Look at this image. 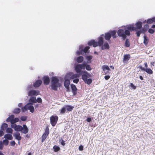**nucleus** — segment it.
Here are the masks:
<instances>
[{"label": "nucleus", "instance_id": "nucleus-1", "mask_svg": "<svg viewBox=\"0 0 155 155\" xmlns=\"http://www.w3.org/2000/svg\"><path fill=\"white\" fill-rule=\"evenodd\" d=\"M78 64H75L74 66V70L77 73L74 74L71 72H69L67 73L65 76L70 80L74 79L77 78H79L81 76V78L84 83L88 85L90 84L92 82V79L88 78H91V75L86 71H83V69L79 68Z\"/></svg>", "mask_w": 155, "mask_h": 155}, {"label": "nucleus", "instance_id": "nucleus-2", "mask_svg": "<svg viewBox=\"0 0 155 155\" xmlns=\"http://www.w3.org/2000/svg\"><path fill=\"white\" fill-rule=\"evenodd\" d=\"M90 47L88 46H86L84 47L83 45H80L79 47V51H77L76 53L78 55L80 54L84 56L85 59L87 60V61H84L81 64H77L79 68H81L83 70L86 69L88 71H90L92 70L90 65L88 64L91 63V59L93 56L91 55H87V53H89L90 52L89 49Z\"/></svg>", "mask_w": 155, "mask_h": 155}, {"label": "nucleus", "instance_id": "nucleus-3", "mask_svg": "<svg viewBox=\"0 0 155 155\" xmlns=\"http://www.w3.org/2000/svg\"><path fill=\"white\" fill-rule=\"evenodd\" d=\"M136 27L134 25H129L124 26L122 28L119 29L117 31L118 35L121 37L123 40H125L127 36L130 35V32L132 31H136L137 29L139 30L142 28V23L138 21L136 24Z\"/></svg>", "mask_w": 155, "mask_h": 155}, {"label": "nucleus", "instance_id": "nucleus-4", "mask_svg": "<svg viewBox=\"0 0 155 155\" xmlns=\"http://www.w3.org/2000/svg\"><path fill=\"white\" fill-rule=\"evenodd\" d=\"M40 91L39 90L30 89L28 91L27 94L28 96L30 97L29 99H30L31 98H33V99L34 100H35V103H34V104L37 102L41 103L42 101L41 98L40 97H38L36 98L35 97L38 95Z\"/></svg>", "mask_w": 155, "mask_h": 155}, {"label": "nucleus", "instance_id": "nucleus-5", "mask_svg": "<svg viewBox=\"0 0 155 155\" xmlns=\"http://www.w3.org/2000/svg\"><path fill=\"white\" fill-rule=\"evenodd\" d=\"M33 98H31L28 100V102L23 107H22L21 108L22 112H25L27 110H29L30 111L33 113L35 111V108L33 106L34 104V103H35V100H34Z\"/></svg>", "mask_w": 155, "mask_h": 155}, {"label": "nucleus", "instance_id": "nucleus-6", "mask_svg": "<svg viewBox=\"0 0 155 155\" xmlns=\"http://www.w3.org/2000/svg\"><path fill=\"white\" fill-rule=\"evenodd\" d=\"M59 81V79L56 77H52L50 85L51 89L55 91H57L58 88L61 86V84Z\"/></svg>", "mask_w": 155, "mask_h": 155}, {"label": "nucleus", "instance_id": "nucleus-7", "mask_svg": "<svg viewBox=\"0 0 155 155\" xmlns=\"http://www.w3.org/2000/svg\"><path fill=\"white\" fill-rule=\"evenodd\" d=\"M104 35H102L99 38L98 41H96L94 40H91L88 42V45L89 46L93 45L94 47L99 46L100 47L104 43Z\"/></svg>", "mask_w": 155, "mask_h": 155}, {"label": "nucleus", "instance_id": "nucleus-8", "mask_svg": "<svg viewBox=\"0 0 155 155\" xmlns=\"http://www.w3.org/2000/svg\"><path fill=\"white\" fill-rule=\"evenodd\" d=\"M74 107L71 105H65L62 108L59 110L60 114H63L65 113H68L69 112H71L74 109Z\"/></svg>", "mask_w": 155, "mask_h": 155}, {"label": "nucleus", "instance_id": "nucleus-9", "mask_svg": "<svg viewBox=\"0 0 155 155\" xmlns=\"http://www.w3.org/2000/svg\"><path fill=\"white\" fill-rule=\"evenodd\" d=\"M70 84V80L65 76L64 81V86L66 88V91L67 92L70 91V88L69 85Z\"/></svg>", "mask_w": 155, "mask_h": 155}, {"label": "nucleus", "instance_id": "nucleus-10", "mask_svg": "<svg viewBox=\"0 0 155 155\" xmlns=\"http://www.w3.org/2000/svg\"><path fill=\"white\" fill-rule=\"evenodd\" d=\"M58 117L57 116H51L50 118V123L52 126H54L56 124L58 120Z\"/></svg>", "mask_w": 155, "mask_h": 155}, {"label": "nucleus", "instance_id": "nucleus-11", "mask_svg": "<svg viewBox=\"0 0 155 155\" xmlns=\"http://www.w3.org/2000/svg\"><path fill=\"white\" fill-rule=\"evenodd\" d=\"M12 128L14 129L16 131L21 132V131L22 126L20 125H17L16 124H14L11 125Z\"/></svg>", "mask_w": 155, "mask_h": 155}, {"label": "nucleus", "instance_id": "nucleus-12", "mask_svg": "<svg viewBox=\"0 0 155 155\" xmlns=\"http://www.w3.org/2000/svg\"><path fill=\"white\" fill-rule=\"evenodd\" d=\"M139 68L142 71H146L147 74H152L153 73V71L150 68H145L141 66H139Z\"/></svg>", "mask_w": 155, "mask_h": 155}, {"label": "nucleus", "instance_id": "nucleus-13", "mask_svg": "<svg viewBox=\"0 0 155 155\" xmlns=\"http://www.w3.org/2000/svg\"><path fill=\"white\" fill-rule=\"evenodd\" d=\"M22 127L21 133L25 134H27L28 131V129L27 126L25 124H23Z\"/></svg>", "mask_w": 155, "mask_h": 155}, {"label": "nucleus", "instance_id": "nucleus-14", "mask_svg": "<svg viewBox=\"0 0 155 155\" xmlns=\"http://www.w3.org/2000/svg\"><path fill=\"white\" fill-rule=\"evenodd\" d=\"M71 88L72 90V92L73 94L74 95H75L77 93V89L76 86L73 84H71Z\"/></svg>", "mask_w": 155, "mask_h": 155}, {"label": "nucleus", "instance_id": "nucleus-15", "mask_svg": "<svg viewBox=\"0 0 155 155\" xmlns=\"http://www.w3.org/2000/svg\"><path fill=\"white\" fill-rule=\"evenodd\" d=\"M123 57V62L124 63H127L130 58V55L129 54H124Z\"/></svg>", "mask_w": 155, "mask_h": 155}, {"label": "nucleus", "instance_id": "nucleus-16", "mask_svg": "<svg viewBox=\"0 0 155 155\" xmlns=\"http://www.w3.org/2000/svg\"><path fill=\"white\" fill-rule=\"evenodd\" d=\"M42 83V81L41 80H37L33 83V86L35 87H38L41 85Z\"/></svg>", "mask_w": 155, "mask_h": 155}, {"label": "nucleus", "instance_id": "nucleus-17", "mask_svg": "<svg viewBox=\"0 0 155 155\" xmlns=\"http://www.w3.org/2000/svg\"><path fill=\"white\" fill-rule=\"evenodd\" d=\"M100 47H101V49L102 50L108 49L110 48L109 45L107 42H105L104 44H103Z\"/></svg>", "mask_w": 155, "mask_h": 155}, {"label": "nucleus", "instance_id": "nucleus-18", "mask_svg": "<svg viewBox=\"0 0 155 155\" xmlns=\"http://www.w3.org/2000/svg\"><path fill=\"white\" fill-rule=\"evenodd\" d=\"M13 136L15 139L18 140H20L21 139V137L20 136V134L19 132L14 133L13 134Z\"/></svg>", "mask_w": 155, "mask_h": 155}, {"label": "nucleus", "instance_id": "nucleus-19", "mask_svg": "<svg viewBox=\"0 0 155 155\" xmlns=\"http://www.w3.org/2000/svg\"><path fill=\"white\" fill-rule=\"evenodd\" d=\"M50 82V79L48 76H45L43 78V83L46 85H48Z\"/></svg>", "mask_w": 155, "mask_h": 155}, {"label": "nucleus", "instance_id": "nucleus-20", "mask_svg": "<svg viewBox=\"0 0 155 155\" xmlns=\"http://www.w3.org/2000/svg\"><path fill=\"white\" fill-rule=\"evenodd\" d=\"M4 138L7 140H12L13 139V137L12 134H5L4 136Z\"/></svg>", "mask_w": 155, "mask_h": 155}, {"label": "nucleus", "instance_id": "nucleus-21", "mask_svg": "<svg viewBox=\"0 0 155 155\" xmlns=\"http://www.w3.org/2000/svg\"><path fill=\"white\" fill-rule=\"evenodd\" d=\"M84 57L82 56H79L76 59V61L78 63H83L84 62Z\"/></svg>", "mask_w": 155, "mask_h": 155}, {"label": "nucleus", "instance_id": "nucleus-22", "mask_svg": "<svg viewBox=\"0 0 155 155\" xmlns=\"http://www.w3.org/2000/svg\"><path fill=\"white\" fill-rule=\"evenodd\" d=\"M111 36V37L112 36L114 38H116V31L115 30L111 31H109Z\"/></svg>", "mask_w": 155, "mask_h": 155}, {"label": "nucleus", "instance_id": "nucleus-23", "mask_svg": "<svg viewBox=\"0 0 155 155\" xmlns=\"http://www.w3.org/2000/svg\"><path fill=\"white\" fill-rule=\"evenodd\" d=\"M111 36L109 32H108L107 33H106L104 36V38L105 39L107 40L108 41L111 38Z\"/></svg>", "mask_w": 155, "mask_h": 155}, {"label": "nucleus", "instance_id": "nucleus-24", "mask_svg": "<svg viewBox=\"0 0 155 155\" xmlns=\"http://www.w3.org/2000/svg\"><path fill=\"white\" fill-rule=\"evenodd\" d=\"M153 22H155V17H153L150 18L148 19L147 21L148 24H151Z\"/></svg>", "mask_w": 155, "mask_h": 155}, {"label": "nucleus", "instance_id": "nucleus-25", "mask_svg": "<svg viewBox=\"0 0 155 155\" xmlns=\"http://www.w3.org/2000/svg\"><path fill=\"white\" fill-rule=\"evenodd\" d=\"M19 121V119L18 118L15 117L14 118V116L13 117L12 119V123L11 125H12L14 124H15V123H16L18 122Z\"/></svg>", "mask_w": 155, "mask_h": 155}, {"label": "nucleus", "instance_id": "nucleus-26", "mask_svg": "<svg viewBox=\"0 0 155 155\" xmlns=\"http://www.w3.org/2000/svg\"><path fill=\"white\" fill-rule=\"evenodd\" d=\"M8 124L5 123H4L1 126V130L4 131L7 129V128H8Z\"/></svg>", "mask_w": 155, "mask_h": 155}, {"label": "nucleus", "instance_id": "nucleus-27", "mask_svg": "<svg viewBox=\"0 0 155 155\" xmlns=\"http://www.w3.org/2000/svg\"><path fill=\"white\" fill-rule=\"evenodd\" d=\"M53 149L55 152H57L60 150V147L57 145H54L53 147Z\"/></svg>", "mask_w": 155, "mask_h": 155}, {"label": "nucleus", "instance_id": "nucleus-28", "mask_svg": "<svg viewBox=\"0 0 155 155\" xmlns=\"http://www.w3.org/2000/svg\"><path fill=\"white\" fill-rule=\"evenodd\" d=\"M14 116V115H11L6 120V121L7 122H10L11 124L12 123V119L13 117Z\"/></svg>", "mask_w": 155, "mask_h": 155}, {"label": "nucleus", "instance_id": "nucleus-29", "mask_svg": "<svg viewBox=\"0 0 155 155\" xmlns=\"http://www.w3.org/2000/svg\"><path fill=\"white\" fill-rule=\"evenodd\" d=\"M144 41L143 43L144 45H147L148 43V39L147 37L145 35H144L143 36Z\"/></svg>", "mask_w": 155, "mask_h": 155}, {"label": "nucleus", "instance_id": "nucleus-30", "mask_svg": "<svg viewBox=\"0 0 155 155\" xmlns=\"http://www.w3.org/2000/svg\"><path fill=\"white\" fill-rule=\"evenodd\" d=\"M5 130L6 133L12 134L13 130L11 128L8 127Z\"/></svg>", "mask_w": 155, "mask_h": 155}, {"label": "nucleus", "instance_id": "nucleus-31", "mask_svg": "<svg viewBox=\"0 0 155 155\" xmlns=\"http://www.w3.org/2000/svg\"><path fill=\"white\" fill-rule=\"evenodd\" d=\"M103 70L104 71H105L106 70L110 71V69L107 65H103L102 67Z\"/></svg>", "mask_w": 155, "mask_h": 155}, {"label": "nucleus", "instance_id": "nucleus-32", "mask_svg": "<svg viewBox=\"0 0 155 155\" xmlns=\"http://www.w3.org/2000/svg\"><path fill=\"white\" fill-rule=\"evenodd\" d=\"M125 46L127 47H129L130 46V43L128 39H126L125 43Z\"/></svg>", "mask_w": 155, "mask_h": 155}, {"label": "nucleus", "instance_id": "nucleus-33", "mask_svg": "<svg viewBox=\"0 0 155 155\" xmlns=\"http://www.w3.org/2000/svg\"><path fill=\"white\" fill-rule=\"evenodd\" d=\"M21 111V110L18 108H15L13 111L14 113L15 114H19Z\"/></svg>", "mask_w": 155, "mask_h": 155}, {"label": "nucleus", "instance_id": "nucleus-34", "mask_svg": "<svg viewBox=\"0 0 155 155\" xmlns=\"http://www.w3.org/2000/svg\"><path fill=\"white\" fill-rule=\"evenodd\" d=\"M27 116H21L20 117V119L22 121H25L27 120Z\"/></svg>", "mask_w": 155, "mask_h": 155}, {"label": "nucleus", "instance_id": "nucleus-35", "mask_svg": "<svg viewBox=\"0 0 155 155\" xmlns=\"http://www.w3.org/2000/svg\"><path fill=\"white\" fill-rule=\"evenodd\" d=\"M47 136H47L46 134H43V135H42V136L41 137V138H42L41 142H42V143H43L45 140L46 139V138Z\"/></svg>", "mask_w": 155, "mask_h": 155}, {"label": "nucleus", "instance_id": "nucleus-36", "mask_svg": "<svg viewBox=\"0 0 155 155\" xmlns=\"http://www.w3.org/2000/svg\"><path fill=\"white\" fill-rule=\"evenodd\" d=\"M49 129L47 127L45 130V133L43 134H46L47 136H48L49 134Z\"/></svg>", "mask_w": 155, "mask_h": 155}, {"label": "nucleus", "instance_id": "nucleus-37", "mask_svg": "<svg viewBox=\"0 0 155 155\" xmlns=\"http://www.w3.org/2000/svg\"><path fill=\"white\" fill-rule=\"evenodd\" d=\"M135 31H136V34L137 36V37H139L141 33L140 30L137 29V30Z\"/></svg>", "mask_w": 155, "mask_h": 155}, {"label": "nucleus", "instance_id": "nucleus-38", "mask_svg": "<svg viewBox=\"0 0 155 155\" xmlns=\"http://www.w3.org/2000/svg\"><path fill=\"white\" fill-rule=\"evenodd\" d=\"M2 143H3L6 146L8 144L9 141H8V140L5 139L3 140Z\"/></svg>", "mask_w": 155, "mask_h": 155}, {"label": "nucleus", "instance_id": "nucleus-39", "mask_svg": "<svg viewBox=\"0 0 155 155\" xmlns=\"http://www.w3.org/2000/svg\"><path fill=\"white\" fill-rule=\"evenodd\" d=\"M79 78H77L73 80V81L74 83L77 84L79 81Z\"/></svg>", "mask_w": 155, "mask_h": 155}, {"label": "nucleus", "instance_id": "nucleus-40", "mask_svg": "<svg viewBox=\"0 0 155 155\" xmlns=\"http://www.w3.org/2000/svg\"><path fill=\"white\" fill-rule=\"evenodd\" d=\"M32 88V84H30L28 85L27 88V90L28 91L30 89H31Z\"/></svg>", "mask_w": 155, "mask_h": 155}, {"label": "nucleus", "instance_id": "nucleus-41", "mask_svg": "<svg viewBox=\"0 0 155 155\" xmlns=\"http://www.w3.org/2000/svg\"><path fill=\"white\" fill-rule=\"evenodd\" d=\"M140 30L141 32V33H143V34H145V32L147 31V30H145V29L142 28L140 29Z\"/></svg>", "mask_w": 155, "mask_h": 155}, {"label": "nucleus", "instance_id": "nucleus-42", "mask_svg": "<svg viewBox=\"0 0 155 155\" xmlns=\"http://www.w3.org/2000/svg\"><path fill=\"white\" fill-rule=\"evenodd\" d=\"M154 30L152 28H149L148 29V32L150 34H153L154 33Z\"/></svg>", "mask_w": 155, "mask_h": 155}, {"label": "nucleus", "instance_id": "nucleus-43", "mask_svg": "<svg viewBox=\"0 0 155 155\" xmlns=\"http://www.w3.org/2000/svg\"><path fill=\"white\" fill-rule=\"evenodd\" d=\"M59 141H60L61 144V145L63 146H64L65 145V141L62 139H61V141L60 140Z\"/></svg>", "mask_w": 155, "mask_h": 155}, {"label": "nucleus", "instance_id": "nucleus-44", "mask_svg": "<svg viewBox=\"0 0 155 155\" xmlns=\"http://www.w3.org/2000/svg\"><path fill=\"white\" fill-rule=\"evenodd\" d=\"M3 147V144L2 141L0 142V150H2Z\"/></svg>", "mask_w": 155, "mask_h": 155}, {"label": "nucleus", "instance_id": "nucleus-45", "mask_svg": "<svg viewBox=\"0 0 155 155\" xmlns=\"http://www.w3.org/2000/svg\"><path fill=\"white\" fill-rule=\"evenodd\" d=\"M130 86L134 89H136V87L132 83H130Z\"/></svg>", "mask_w": 155, "mask_h": 155}, {"label": "nucleus", "instance_id": "nucleus-46", "mask_svg": "<svg viewBox=\"0 0 155 155\" xmlns=\"http://www.w3.org/2000/svg\"><path fill=\"white\" fill-rule=\"evenodd\" d=\"M10 143L12 146H14L15 144V143L14 141H12L10 142Z\"/></svg>", "mask_w": 155, "mask_h": 155}, {"label": "nucleus", "instance_id": "nucleus-47", "mask_svg": "<svg viewBox=\"0 0 155 155\" xmlns=\"http://www.w3.org/2000/svg\"><path fill=\"white\" fill-rule=\"evenodd\" d=\"M83 146L82 145H80L79 147V150L80 151H81L83 150Z\"/></svg>", "mask_w": 155, "mask_h": 155}, {"label": "nucleus", "instance_id": "nucleus-48", "mask_svg": "<svg viewBox=\"0 0 155 155\" xmlns=\"http://www.w3.org/2000/svg\"><path fill=\"white\" fill-rule=\"evenodd\" d=\"M92 120L91 119L90 117H87L86 119L87 122H90Z\"/></svg>", "mask_w": 155, "mask_h": 155}, {"label": "nucleus", "instance_id": "nucleus-49", "mask_svg": "<svg viewBox=\"0 0 155 155\" xmlns=\"http://www.w3.org/2000/svg\"><path fill=\"white\" fill-rule=\"evenodd\" d=\"M149 28V26L148 24H146L144 26V29L146 30H147V29Z\"/></svg>", "mask_w": 155, "mask_h": 155}, {"label": "nucleus", "instance_id": "nucleus-50", "mask_svg": "<svg viewBox=\"0 0 155 155\" xmlns=\"http://www.w3.org/2000/svg\"><path fill=\"white\" fill-rule=\"evenodd\" d=\"M4 131L2 130H0V137H2L4 135Z\"/></svg>", "mask_w": 155, "mask_h": 155}, {"label": "nucleus", "instance_id": "nucleus-51", "mask_svg": "<svg viewBox=\"0 0 155 155\" xmlns=\"http://www.w3.org/2000/svg\"><path fill=\"white\" fill-rule=\"evenodd\" d=\"M110 78V76L109 75H106L104 77V78L106 80H108Z\"/></svg>", "mask_w": 155, "mask_h": 155}, {"label": "nucleus", "instance_id": "nucleus-52", "mask_svg": "<svg viewBox=\"0 0 155 155\" xmlns=\"http://www.w3.org/2000/svg\"><path fill=\"white\" fill-rule=\"evenodd\" d=\"M22 103H20L18 104V107H21H21H22Z\"/></svg>", "mask_w": 155, "mask_h": 155}, {"label": "nucleus", "instance_id": "nucleus-53", "mask_svg": "<svg viewBox=\"0 0 155 155\" xmlns=\"http://www.w3.org/2000/svg\"><path fill=\"white\" fill-rule=\"evenodd\" d=\"M144 65H145L146 68H147L148 65L147 62H145L144 63Z\"/></svg>", "mask_w": 155, "mask_h": 155}, {"label": "nucleus", "instance_id": "nucleus-54", "mask_svg": "<svg viewBox=\"0 0 155 155\" xmlns=\"http://www.w3.org/2000/svg\"><path fill=\"white\" fill-rule=\"evenodd\" d=\"M139 78L141 80H143V78L141 75H140L139 76Z\"/></svg>", "mask_w": 155, "mask_h": 155}, {"label": "nucleus", "instance_id": "nucleus-55", "mask_svg": "<svg viewBox=\"0 0 155 155\" xmlns=\"http://www.w3.org/2000/svg\"><path fill=\"white\" fill-rule=\"evenodd\" d=\"M39 107V104H37L35 105V108H37Z\"/></svg>", "mask_w": 155, "mask_h": 155}, {"label": "nucleus", "instance_id": "nucleus-56", "mask_svg": "<svg viewBox=\"0 0 155 155\" xmlns=\"http://www.w3.org/2000/svg\"><path fill=\"white\" fill-rule=\"evenodd\" d=\"M154 63H155L154 62H151V63H150L151 65V66L153 65V66H154Z\"/></svg>", "mask_w": 155, "mask_h": 155}, {"label": "nucleus", "instance_id": "nucleus-57", "mask_svg": "<svg viewBox=\"0 0 155 155\" xmlns=\"http://www.w3.org/2000/svg\"><path fill=\"white\" fill-rule=\"evenodd\" d=\"M151 28H155V25H153L152 26Z\"/></svg>", "mask_w": 155, "mask_h": 155}, {"label": "nucleus", "instance_id": "nucleus-58", "mask_svg": "<svg viewBox=\"0 0 155 155\" xmlns=\"http://www.w3.org/2000/svg\"><path fill=\"white\" fill-rule=\"evenodd\" d=\"M110 68H111V69H114V67L113 66H110Z\"/></svg>", "mask_w": 155, "mask_h": 155}, {"label": "nucleus", "instance_id": "nucleus-59", "mask_svg": "<svg viewBox=\"0 0 155 155\" xmlns=\"http://www.w3.org/2000/svg\"><path fill=\"white\" fill-rule=\"evenodd\" d=\"M0 155H4V154L0 151Z\"/></svg>", "mask_w": 155, "mask_h": 155}, {"label": "nucleus", "instance_id": "nucleus-60", "mask_svg": "<svg viewBox=\"0 0 155 155\" xmlns=\"http://www.w3.org/2000/svg\"><path fill=\"white\" fill-rule=\"evenodd\" d=\"M31 152H29L28 153L27 155H31Z\"/></svg>", "mask_w": 155, "mask_h": 155}, {"label": "nucleus", "instance_id": "nucleus-61", "mask_svg": "<svg viewBox=\"0 0 155 155\" xmlns=\"http://www.w3.org/2000/svg\"><path fill=\"white\" fill-rule=\"evenodd\" d=\"M94 54H98L97 52V51H94Z\"/></svg>", "mask_w": 155, "mask_h": 155}, {"label": "nucleus", "instance_id": "nucleus-62", "mask_svg": "<svg viewBox=\"0 0 155 155\" xmlns=\"http://www.w3.org/2000/svg\"><path fill=\"white\" fill-rule=\"evenodd\" d=\"M146 22V20H145V21H144L143 22V23H145Z\"/></svg>", "mask_w": 155, "mask_h": 155}, {"label": "nucleus", "instance_id": "nucleus-63", "mask_svg": "<svg viewBox=\"0 0 155 155\" xmlns=\"http://www.w3.org/2000/svg\"><path fill=\"white\" fill-rule=\"evenodd\" d=\"M26 136L27 137H28V135H26Z\"/></svg>", "mask_w": 155, "mask_h": 155}, {"label": "nucleus", "instance_id": "nucleus-64", "mask_svg": "<svg viewBox=\"0 0 155 155\" xmlns=\"http://www.w3.org/2000/svg\"><path fill=\"white\" fill-rule=\"evenodd\" d=\"M53 73H52L51 74H53Z\"/></svg>", "mask_w": 155, "mask_h": 155}]
</instances>
